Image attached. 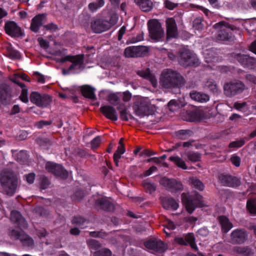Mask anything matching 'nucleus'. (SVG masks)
Listing matches in <instances>:
<instances>
[{
	"mask_svg": "<svg viewBox=\"0 0 256 256\" xmlns=\"http://www.w3.org/2000/svg\"><path fill=\"white\" fill-rule=\"evenodd\" d=\"M8 56L11 58L18 59L20 58V53L16 50H10L8 52Z\"/></svg>",
	"mask_w": 256,
	"mask_h": 256,
	"instance_id": "nucleus-53",
	"label": "nucleus"
},
{
	"mask_svg": "<svg viewBox=\"0 0 256 256\" xmlns=\"http://www.w3.org/2000/svg\"><path fill=\"white\" fill-rule=\"evenodd\" d=\"M118 109L120 111V118L124 120H126V121L128 120V114L126 112V109L125 108H121L120 107H118Z\"/></svg>",
	"mask_w": 256,
	"mask_h": 256,
	"instance_id": "nucleus-50",
	"label": "nucleus"
},
{
	"mask_svg": "<svg viewBox=\"0 0 256 256\" xmlns=\"http://www.w3.org/2000/svg\"><path fill=\"white\" fill-rule=\"evenodd\" d=\"M236 58L244 66L250 68H252L256 65V59L246 54H238L236 56Z\"/></svg>",
	"mask_w": 256,
	"mask_h": 256,
	"instance_id": "nucleus-18",
	"label": "nucleus"
},
{
	"mask_svg": "<svg viewBox=\"0 0 256 256\" xmlns=\"http://www.w3.org/2000/svg\"><path fill=\"white\" fill-rule=\"evenodd\" d=\"M30 99L32 103L42 108L48 106L52 102L51 98L48 95L40 94L36 92H31Z\"/></svg>",
	"mask_w": 256,
	"mask_h": 256,
	"instance_id": "nucleus-6",
	"label": "nucleus"
},
{
	"mask_svg": "<svg viewBox=\"0 0 256 256\" xmlns=\"http://www.w3.org/2000/svg\"><path fill=\"white\" fill-rule=\"evenodd\" d=\"M137 74L141 77L148 80L154 88L158 84L157 80L155 76L150 72L149 69H146L145 70H140L138 72Z\"/></svg>",
	"mask_w": 256,
	"mask_h": 256,
	"instance_id": "nucleus-25",
	"label": "nucleus"
},
{
	"mask_svg": "<svg viewBox=\"0 0 256 256\" xmlns=\"http://www.w3.org/2000/svg\"><path fill=\"white\" fill-rule=\"evenodd\" d=\"M185 82L184 77L180 73L170 68L164 70L160 78V84L165 88H180Z\"/></svg>",
	"mask_w": 256,
	"mask_h": 256,
	"instance_id": "nucleus-1",
	"label": "nucleus"
},
{
	"mask_svg": "<svg viewBox=\"0 0 256 256\" xmlns=\"http://www.w3.org/2000/svg\"><path fill=\"white\" fill-rule=\"evenodd\" d=\"M122 154L116 152L114 154V160L116 166H118L119 160Z\"/></svg>",
	"mask_w": 256,
	"mask_h": 256,
	"instance_id": "nucleus-62",
	"label": "nucleus"
},
{
	"mask_svg": "<svg viewBox=\"0 0 256 256\" xmlns=\"http://www.w3.org/2000/svg\"><path fill=\"white\" fill-rule=\"evenodd\" d=\"M134 2L139 6L142 10L146 12L150 11L153 8V4L150 0H134Z\"/></svg>",
	"mask_w": 256,
	"mask_h": 256,
	"instance_id": "nucleus-27",
	"label": "nucleus"
},
{
	"mask_svg": "<svg viewBox=\"0 0 256 256\" xmlns=\"http://www.w3.org/2000/svg\"><path fill=\"white\" fill-rule=\"evenodd\" d=\"M18 157L17 158V160L18 162H22L24 160L26 159V152L24 151H20L18 154Z\"/></svg>",
	"mask_w": 256,
	"mask_h": 256,
	"instance_id": "nucleus-64",
	"label": "nucleus"
},
{
	"mask_svg": "<svg viewBox=\"0 0 256 256\" xmlns=\"http://www.w3.org/2000/svg\"><path fill=\"white\" fill-rule=\"evenodd\" d=\"M45 16L44 14H38L35 16L32 20L30 29L34 32L38 31L40 28L42 24Z\"/></svg>",
	"mask_w": 256,
	"mask_h": 256,
	"instance_id": "nucleus-23",
	"label": "nucleus"
},
{
	"mask_svg": "<svg viewBox=\"0 0 256 256\" xmlns=\"http://www.w3.org/2000/svg\"><path fill=\"white\" fill-rule=\"evenodd\" d=\"M191 98L196 102H206L210 100V96L208 94L196 91H192L190 94Z\"/></svg>",
	"mask_w": 256,
	"mask_h": 256,
	"instance_id": "nucleus-26",
	"label": "nucleus"
},
{
	"mask_svg": "<svg viewBox=\"0 0 256 256\" xmlns=\"http://www.w3.org/2000/svg\"><path fill=\"white\" fill-rule=\"evenodd\" d=\"M72 222L74 224H78V225L80 226L85 221H84V219L82 218L76 216V217H74L73 218Z\"/></svg>",
	"mask_w": 256,
	"mask_h": 256,
	"instance_id": "nucleus-59",
	"label": "nucleus"
},
{
	"mask_svg": "<svg viewBox=\"0 0 256 256\" xmlns=\"http://www.w3.org/2000/svg\"><path fill=\"white\" fill-rule=\"evenodd\" d=\"M81 91L84 97L92 100L96 98L94 94V89L92 87L88 86H84L82 88Z\"/></svg>",
	"mask_w": 256,
	"mask_h": 256,
	"instance_id": "nucleus-31",
	"label": "nucleus"
},
{
	"mask_svg": "<svg viewBox=\"0 0 256 256\" xmlns=\"http://www.w3.org/2000/svg\"><path fill=\"white\" fill-rule=\"evenodd\" d=\"M219 180L224 186L229 187L238 186L241 184L240 178L229 175L221 174L219 176Z\"/></svg>",
	"mask_w": 256,
	"mask_h": 256,
	"instance_id": "nucleus-14",
	"label": "nucleus"
},
{
	"mask_svg": "<svg viewBox=\"0 0 256 256\" xmlns=\"http://www.w3.org/2000/svg\"><path fill=\"white\" fill-rule=\"evenodd\" d=\"M189 181L190 184L198 190L202 191L204 190V184L198 179L194 177H192L190 178Z\"/></svg>",
	"mask_w": 256,
	"mask_h": 256,
	"instance_id": "nucleus-39",
	"label": "nucleus"
},
{
	"mask_svg": "<svg viewBox=\"0 0 256 256\" xmlns=\"http://www.w3.org/2000/svg\"><path fill=\"white\" fill-rule=\"evenodd\" d=\"M0 182L6 194L12 196L18 186V180L12 170H4L0 174Z\"/></svg>",
	"mask_w": 256,
	"mask_h": 256,
	"instance_id": "nucleus-2",
	"label": "nucleus"
},
{
	"mask_svg": "<svg viewBox=\"0 0 256 256\" xmlns=\"http://www.w3.org/2000/svg\"><path fill=\"white\" fill-rule=\"evenodd\" d=\"M38 42L40 46L46 49L48 48L49 45L48 42L46 40H44L42 38H38Z\"/></svg>",
	"mask_w": 256,
	"mask_h": 256,
	"instance_id": "nucleus-57",
	"label": "nucleus"
},
{
	"mask_svg": "<svg viewBox=\"0 0 256 256\" xmlns=\"http://www.w3.org/2000/svg\"><path fill=\"white\" fill-rule=\"evenodd\" d=\"M218 220L221 224L222 230L225 232H228L232 228V224L226 217L220 216L218 218Z\"/></svg>",
	"mask_w": 256,
	"mask_h": 256,
	"instance_id": "nucleus-33",
	"label": "nucleus"
},
{
	"mask_svg": "<svg viewBox=\"0 0 256 256\" xmlns=\"http://www.w3.org/2000/svg\"><path fill=\"white\" fill-rule=\"evenodd\" d=\"M46 168L49 172L62 178H66L68 175V172L60 164L48 162L46 164Z\"/></svg>",
	"mask_w": 256,
	"mask_h": 256,
	"instance_id": "nucleus-9",
	"label": "nucleus"
},
{
	"mask_svg": "<svg viewBox=\"0 0 256 256\" xmlns=\"http://www.w3.org/2000/svg\"><path fill=\"white\" fill-rule=\"evenodd\" d=\"M10 219L12 222L17 224L18 226L20 228H25L27 226L25 220L18 211L14 210L12 212Z\"/></svg>",
	"mask_w": 256,
	"mask_h": 256,
	"instance_id": "nucleus-22",
	"label": "nucleus"
},
{
	"mask_svg": "<svg viewBox=\"0 0 256 256\" xmlns=\"http://www.w3.org/2000/svg\"><path fill=\"white\" fill-rule=\"evenodd\" d=\"M164 4L165 7L170 10H174L178 6L176 3L173 2L169 0H164Z\"/></svg>",
	"mask_w": 256,
	"mask_h": 256,
	"instance_id": "nucleus-52",
	"label": "nucleus"
},
{
	"mask_svg": "<svg viewBox=\"0 0 256 256\" xmlns=\"http://www.w3.org/2000/svg\"><path fill=\"white\" fill-rule=\"evenodd\" d=\"M13 82L18 84L22 88V92L20 96V100L24 103H27L28 102V90L26 88L24 84L20 82L17 78H14Z\"/></svg>",
	"mask_w": 256,
	"mask_h": 256,
	"instance_id": "nucleus-29",
	"label": "nucleus"
},
{
	"mask_svg": "<svg viewBox=\"0 0 256 256\" xmlns=\"http://www.w3.org/2000/svg\"><path fill=\"white\" fill-rule=\"evenodd\" d=\"M154 154H156L155 152L151 151L150 150H145L144 151H142V152H141L140 154V156H151Z\"/></svg>",
	"mask_w": 256,
	"mask_h": 256,
	"instance_id": "nucleus-60",
	"label": "nucleus"
},
{
	"mask_svg": "<svg viewBox=\"0 0 256 256\" xmlns=\"http://www.w3.org/2000/svg\"><path fill=\"white\" fill-rule=\"evenodd\" d=\"M11 90L6 84L0 85V101L4 104H8L10 100Z\"/></svg>",
	"mask_w": 256,
	"mask_h": 256,
	"instance_id": "nucleus-19",
	"label": "nucleus"
},
{
	"mask_svg": "<svg viewBox=\"0 0 256 256\" xmlns=\"http://www.w3.org/2000/svg\"><path fill=\"white\" fill-rule=\"evenodd\" d=\"M132 94L128 92H125L123 93L122 100L125 102H128L130 100Z\"/></svg>",
	"mask_w": 256,
	"mask_h": 256,
	"instance_id": "nucleus-61",
	"label": "nucleus"
},
{
	"mask_svg": "<svg viewBox=\"0 0 256 256\" xmlns=\"http://www.w3.org/2000/svg\"><path fill=\"white\" fill-rule=\"evenodd\" d=\"M144 186L146 191L150 193L154 192L156 189V186L154 184L148 182L144 183Z\"/></svg>",
	"mask_w": 256,
	"mask_h": 256,
	"instance_id": "nucleus-46",
	"label": "nucleus"
},
{
	"mask_svg": "<svg viewBox=\"0 0 256 256\" xmlns=\"http://www.w3.org/2000/svg\"><path fill=\"white\" fill-rule=\"evenodd\" d=\"M150 35L152 39L160 40L164 36V32L160 22L156 20H152L148 22Z\"/></svg>",
	"mask_w": 256,
	"mask_h": 256,
	"instance_id": "nucleus-5",
	"label": "nucleus"
},
{
	"mask_svg": "<svg viewBox=\"0 0 256 256\" xmlns=\"http://www.w3.org/2000/svg\"><path fill=\"white\" fill-rule=\"evenodd\" d=\"M160 184L172 192L182 190L183 189V186L181 182L174 179L170 180L164 178L161 179Z\"/></svg>",
	"mask_w": 256,
	"mask_h": 256,
	"instance_id": "nucleus-10",
	"label": "nucleus"
},
{
	"mask_svg": "<svg viewBox=\"0 0 256 256\" xmlns=\"http://www.w3.org/2000/svg\"><path fill=\"white\" fill-rule=\"evenodd\" d=\"M112 252L108 248H102L100 250L96 252L94 256H112Z\"/></svg>",
	"mask_w": 256,
	"mask_h": 256,
	"instance_id": "nucleus-44",
	"label": "nucleus"
},
{
	"mask_svg": "<svg viewBox=\"0 0 256 256\" xmlns=\"http://www.w3.org/2000/svg\"><path fill=\"white\" fill-rule=\"evenodd\" d=\"M193 26L195 30L198 31L201 30L203 28L202 20L200 18H196L194 21Z\"/></svg>",
	"mask_w": 256,
	"mask_h": 256,
	"instance_id": "nucleus-48",
	"label": "nucleus"
},
{
	"mask_svg": "<svg viewBox=\"0 0 256 256\" xmlns=\"http://www.w3.org/2000/svg\"><path fill=\"white\" fill-rule=\"evenodd\" d=\"M224 88L226 94L232 96L242 92L244 89V86L242 82L236 81L226 84Z\"/></svg>",
	"mask_w": 256,
	"mask_h": 256,
	"instance_id": "nucleus-7",
	"label": "nucleus"
},
{
	"mask_svg": "<svg viewBox=\"0 0 256 256\" xmlns=\"http://www.w3.org/2000/svg\"><path fill=\"white\" fill-rule=\"evenodd\" d=\"M101 142V138L98 136L94 138L91 142V148L93 150L97 148Z\"/></svg>",
	"mask_w": 256,
	"mask_h": 256,
	"instance_id": "nucleus-49",
	"label": "nucleus"
},
{
	"mask_svg": "<svg viewBox=\"0 0 256 256\" xmlns=\"http://www.w3.org/2000/svg\"><path fill=\"white\" fill-rule=\"evenodd\" d=\"M187 116L188 117L186 120L190 122H198L201 118L200 113L198 110L190 112L188 113Z\"/></svg>",
	"mask_w": 256,
	"mask_h": 256,
	"instance_id": "nucleus-36",
	"label": "nucleus"
},
{
	"mask_svg": "<svg viewBox=\"0 0 256 256\" xmlns=\"http://www.w3.org/2000/svg\"><path fill=\"white\" fill-rule=\"evenodd\" d=\"M97 204L104 210L111 211L114 209L113 204L105 198L98 200Z\"/></svg>",
	"mask_w": 256,
	"mask_h": 256,
	"instance_id": "nucleus-32",
	"label": "nucleus"
},
{
	"mask_svg": "<svg viewBox=\"0 0 256 256\" xmlns=\"http://www.w3.org/2000/svg\"><path fill=\"white\" fill-rule=\"evenodd\" d=\"M214 28L218 31L217 40H228L232 38L230 30H238L236 26L226 23L224 22H220L216 24Z\"/></svg>",
	"mask_w": 256,
	"mask_h": 256,
	"instance_id": "nucleus-4",
	"label": "nucleus"
},
{
	"mask_svg": "<svg viewBox=\"0 0 256 256\" xmlns=\"http://www.w3.org/2000/svg\"><path fill=\"white\" fill-rule=\"evenodd\" d=\"M148 48L144 46H132L124 50V56L127 58H134L144 56L148 52Z\"/></svg>",
	"mask_w": 256,
	"mask_h": 256,
	"instance_id": "nucleus-8",
	"label": "nucleus"
},
{
	"mask_svg": "<svg viewBox=\"0 0 256 256\" xmlns=\"http://www.w3.org/2000/svg\"><path fill=\"white\" fill-rule=\"evenodd\" d=\"M118 20V17L116 14H112L111 16L110 21H108V23L110 24V28L112 26L116 24Z\"/></svg>",
	"mask_w": 256,
	"mask_h": 256,
	"instance_id": "nucleus-56",
	"label": "nucleus"
},
{
	"mask_svg": "<svg viewBox=\"0 0 256 256\" xmlns=\"http://www.w3.org/2000/svg\"><path fill=\"white\" fill-rule=\"evenodd\" d=\"M192 58L190 52L186 48H183L180 50V55L178 58L179 63L184 66L190 65Z\"/></svg>",
	"mask_w": 256,
	"mask_h": 256,
	"instance_id": "nucleus-20",
	"label": "nucleus"
},
{
	"mask_svg": "<svg viewBox=\"0 0 256 256\" xmlns=\"http://www.w3.org/2000/svg\"><path fill=\"white\" fill-rule=\"evenodd\" d=\"M182 202L184 204L186 210L192 214L198 204V200L194 196L183 193Z\"/></svg>",
	"mask_w": 256,
	"mask_h": 256,
	"instance_id": "nucleus-12",
	"label": "nucleus"
},
{
	"mask_svg": "<svg viewBox=\"0 0 256 256\" xmlns=\"http://www.w3.org/2000/svg\"><path fill=\"white\" fill-rule=\"evenodd\" d=\"M162 206L166 210H176L179 204L178 202L172 198H166L162 200Z\"/></svg>",
	"mask_w": 256,
	"mask_h": 256,
	"instance_id": "nucleus-24",
	"label": "nucleus"
},
{
	"mask_svg": "<svg viewBox=\"0 0 256 256\" xmlns=\"http://www.w3.org/2000/svg\"><path fill=\"white\" fill-rule=\"evenodd\" d=\"M5 30L7 34L12 37H19L22 36L20 28L12 21L8 22L5 24Z\"/></svg>",
	"mask_w": 256,
	"mask_h": 256,
	"instance_id": "nucleus-15",
	"label": "nucleus"
},
{
	"mask_svg": "<svg viewBox=\"0 0 256 256\" xmlns=\"http://www.w3.org/2000/svg\"><path fill=\"white\" fill-rule=\"evenodd\" d=\"M182 157L186 156L187 160L190 162H198L201 159L200 154L197 152L186 151L183 154H181Z\"/></svg>",
	"mask_w": 256,
	"mask_h": 256,
	"instance_id": "nucleus-30",
	"label": "nucleus"
},
{
	"mask_svg": "<svg viewBox=\"0 0 256 256\" xmlns=\"http://www.w3.org/2000/svg\"><path fill=\"white\" fill-rule=\"evenodd\" d=\"M35 177V174L33 172H31L28 174L24 175V180H25L28 184H32L34 182Z\"/></svg>",
	"mask_w": 256,
	"mask_h": 256,
	"instance_id": "nucleus-51",
	"label": "nucleus"
},
{
	"mask_svg": "<svg viewBox=\"0 0 256 256\" xmlns=\"http://www.w3.org/2000/svg\"><path fill=\"white\" fill-rule=\"evenodd\" d=\"M135 112L137 116L140 117L144 116L149 114V107L147 105L140 104L135 109Z\"/></svg>",
	"mask_w": 256,
	"mask_h": 256,
	"instance_id": "nucleus-35",
	"label": "nucleus"
},
{
	"mask_svg": "<svg viewBox=\"0 0 256 256\" xmlns=\"http://www.w3.org/2000/svg\"><path fill=\"white\" fill-rule=\"evenodd\" d=\"M166 226L168 230H174L176 228V225L174 224L172 221L168 220Z\"/></svg>",
	"mask_w": 256,
	"mask_h": 256,
	"instance_id": "nucleus-63",
	"label": "nucleus"
},
{
	"mask_svg": "<svg viewBox=\"0 0 256 256\" xmlns=\"http://www.w3.org/2000/svg\"><path fill=\"white\" fill-rule=\"evenodd\" d=\"M119 100L118 96L115 94H110L108 96V100L113 104H114Z\"/></svg>",
	"mask_w": 256,
	"mask_h": 256,
	"instance_id": "nucleus-55",
	"label": "nucleus"
},
{
	"mask_svg": "<svg viewBox=\"0 0 256 256\" xmlns=\"http://www.w3.org/2000/svg\"><path fill=\"white\" fill-rule=\"evenodd\" d=\"M44 28L51 32H54L58 30V26L54 23H50L44 26Z\"/></svg>",
	"mask_w": 256,
	"mask_h": 256,
	"instance_id": "nucleus-54",
	"label": "nucleus"
},
{
	"mask_svg": "<svg viewBox=\"0 0 256 256\" xmlns=\"http://www.w3.org/2000/svg\"><path fill=\"white\" fill-rule=\"evenodd\" d=\"M157 170L156 167L154 166H151L148 170L145 171L144 172V176H148L152 174L153 172H156Z\"/></svg>",
	"mask_w": 256,
	"mask_h": 256,
	"instance_id": "nucleus-58",
	"label": "nucleus"
},
{
	"mask_svg": "<svg viewBox=\"0 0 256 256\" xmlns=\"http://www.w3.org/2000/svg\"><path fill=\"white\" fill-rule=\"evenodd\" d=\"M248 234L244 230L236 229L230 234V242L234 244H243L247 239Z\"/></svg>",
	"mask_w": 256,
	"mask_h": 256,
	"instance_id": "nucleus-11",
	"label": "nucleus"
},
{
	"mask_svg": "<svg viewBox=\"0 0 256 256\" xmlns=\"http://www.w3.org/2000/svg\"><path fill=\"white\" fill-rule=\"evenodd\" d=\"M11 234L12 237L14 239H19L23 245L25 246L32 247L34 244L33 240L25 234H24L23 236H18V234L16 235H14L13 234Z\"/></svg>",
	"mask_w": 256,
	"mask_h": 256,
	"instance_id": "nucleus-28",
	"label": "nucleus"
},
{
	"mask_svg": "<svg viewBox=\"0 0 256 256\" xmlns=\"http://www.w3.org/2000/svg\"><path fill=\"white\" fill-rule=\"evenodd\" d=\"M231 162L236 166L238 167L240 166L241 159L240 156L236 154H232L230 158Z\"/></svg>",
	"mask_w": 256,
	"mask_h": 256,
	"instance_id": "nucleus-47",
	"label": "nucleus"
},
{
	"mask_svg": "<svg viewBox=\"0 0 256 256\" xmlns=\"http://www.w3.org/2000/svg\"><path fill=\"white\" fill-rule=\"evenodd\" d=\"M167 29V38H175L178 36V29L175 20L172 18H168L166 20Z\"/></svg>",
	"mask_w": 256,
	"mask_h": 256,
	"instance_id": "nucleus-17",
	"label": "nucleus"
},
{
	"mask_svg": "<svg viewBox=\"0 0 256 256\" xmlns=\"http://www.w3.org/2000/svg\"><path fill=\"white\" fill-rule=\"evenodd\" d=\"M245 143L244 139H240L231 142L229 144L230 148H239L242 146Z\"/></svg>",
	"mask_w": 256,
	"mask_h": 256,
	"instance_id": "nucleus-45",
	"label": "nucleus"
},
{
	"mask_svg": "<svg viewBox=\"0 0 256 256\" xmlns=\"http://www.w3.org/2000/svg\"><path fill=\"white\" fill-rule=\"evenodd\" d=\"M246 208L250 214L256 215V198L248 200L246 202Z\"/></svg>",
	"mask_w": 256,
	"mask_h": 256,
	"instance_id": "nucleus-40",
	"label": "nucleus"
},
{
	"mask_svg": "<svg viewBox=\"0 0 256 256\" xmlns=\"http://www.w3.org/2000/svg\"><path fill=\"white\" fill-rule=\"evenodd\" d=\"M104 0H96L94 2H92L89 4L88 8L92 12H94L102 7L104 6Z\"/></svg>",
	"mask_w": 256,
	"mask_h": 256,
	"instance_id": "nucleus-38",
	"label": "nucleus"
},
{
	"mask_svg": "<svg viewBox=\"0 0 256 256\" xmlns=\"http://www.w3.org/2000/svg\"><path fill=\"white\" fill-rule=\"evenodd\" d=\"M206 60L208 62H214L216 58L214 56V52L211 50H206L204 52Z\"/></svg>",
	"mask_w": 256,
	"mask_h": 256,
	"instance_id": "nucleus-41",
	"label": "nucleus"
},
{
	"mask_svg": "<svg viewBox=\"0 0 256 256\" xmlns=\"http://www.w3.org/2000/svg\"><path fill=\"white\" fill-rule=\"evenodd\" d=\"M100 110L104 116L114 121L118 119V114L116 109L110 106H101Z\"/></svg>",
	"mask_w": 256,
	"mask_h": 256,
	"instance_id": "nucleus-21",
	"label": "nucleus"
},
{
	"mask_svg": "<svg viewBox=\"0 0 256 256\" xmlns=\"http://www.w3.org/2000/svg\"><path fill=\"white\" fill-rule=\"evenodd\" d=\"M193 132L189 130H182L178 132V136L181 139H186L192 136Z\"/></svg>",
	"mask_w": 256,
	"mask_h": 256,
	"instance_id": "nucleus-42",
	"label": "nucleus"
},
{
	"mask_svg": "<svg viewBox=\"0 0 256 256\" xmlns=\"http://www.w3.org/2000/svg\"><path fill=\"white\" fill-rule=\"evenodd\" d=\"M204 88L209 90L214 94H217L219 92V88L216 82L212 79L208 80L205 83Z\"/></svg>",
	"mask_w": 256,
	"mask_h": 256,
	"instance_id": "nucleus-37",
	"label": "nucleus"
},
{
	"mask_svg": "<svg viewBox=\"0 0 256 256\" xmlns=\"http://www.w3.org/2000/svg\"><path fill=\"white\" fill-rule=\"evenodd\" d=\"M145 246L150 250L156 252H163L166 249L165 244L160 240L152 239L144 242Z\"/></svg>",
	"mask_w": 256,
	"mask_h": 256,
	"instance_id": "nucleus-16",
	"label": "nucleus"
},
{
	"mask_svg": "<svg viewBox=\"0 0 256 256\" xmlns=\"http://www.w3.org/2000/svg\"><path fill=\"white\" fill-rule=\"evenodd\" d=\"M68 61L72 63L68 70H63V74H64L70 73H76L80 72L84 68V55H77L75 56H66L60 59L57 60V62L63 63Z\"/></svg>",
	"mask_w": 256,
	"mask_h": 256,
	"instance_id": "nucleus-3",
	"label": "nucleus"
},
{
	"mask_svg": "<svg viewBox=\"0 0 256 256\" xmlns=\"http://www.w3.org/2000/svg\"><path fill=\"white\" fill-rule=\"evenodd\" d=\"M185 240L187 244H188L192 248L196 249V246L194 242V238L193 234H189L186 235L185 236Z\"/></svg>",
	"mask_w": 256,
	"mask_h": 256,
	"instance_id": "nucleus-43",
	"label": "nucleus"
},
{
	"mask_svg": "<svg viewBox=\"0 0 256 256\" xmlns=\"http://www.w3.org/2000/svg\"><path fill=\"white\" fill-rule=\"evenodd\" d=\"M169 160L174 162L178 167L183 170H186L188 168L185 162L178 156H170L169 158Z\"/></svg>",
	"mask_w": 256,
	"mask_h": 256,
	"instance_id": "nucleus-34",
	"label": "nucleus"
},
{
	"mask_svg": "<svg viewBox=\"0 0 256 256\" xmlns=\"http://www.w3.org/2000/svg\"><path fill=\"white\" fill-rule=\"evenodd\" d=\"M91 27L96 33H100L110 28L108 21L102 19H98L92 22Z\"/></svg>",
	"mask_w": 256,
	"mask_h": 256,
	"instance_id": "nucleus-13",
	"label": "nucleus"
}]
</instances>
